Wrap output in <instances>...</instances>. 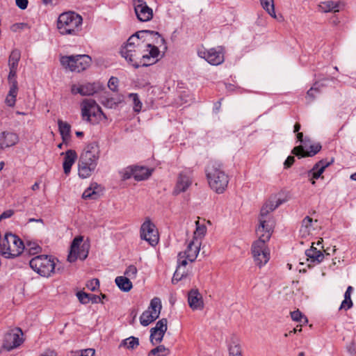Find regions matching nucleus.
<instances>
[{
  "mask_svg": "<svg viewBox=\"0 0 356 356\" xmlns=\"http://www.w3.org/2000/svg\"><path fill=\"white\" fill-rule=\"evenodd\" d=\"M343 6L340 2H334L332 1L323 3L321 6L324 12H339L341 6Z\"/></svg>",
  "mask_w": 356,
  "mask_h": 356,
  "instance_id": "28",
  "label": "nucleus"
},
{
  "mask_svg": "<svg viewBox=\"0 0 356 356\" xmlns=\"http://www.w3.org/2000/svg\"><path fill=\"white\" fill-rule=\"evenodd\" d=\"M259 225L257 229H256L257 235L259 237V239L257 241H262L263 243H266L268 241L272 234V225L270 224V222L267 220V219L259 217Z\"/></svg>",
  "mask_w": 356,
  "mask_h": 356,
  "instance_id": "18",
  "label": "nucleus"
},
{
  "mask_svg": "<svg viewBox=\"0 0 356 356\" xmlns=\"http://www.w3.org/2000/svg\"><path fill=\"white\" fill-rule=\"evenodd\" d=\"M9 85L10 90L8 95L16 97L18 92L17 83H15V82H13V83H9Z\"/></svg>",
  "mask_w": 356,
  "mask_h": 356,
  "instance_id": "53",
  "label": "nucleus"
},
{
  "mask_svg": "<svg viewBox=\"0 0 356 356\" xmlns=\"http://www.w3.org/2000/svg\"><path fill=\"white\" fill-rule=\"evenodd\" d=\"M206 175L210 187L217 193H222L227 187L228 176L221 169V163L211 161L206 168Z\"/></svg>",
  "mask_w": 356,
  "mask_h": 356,
  "instance_id": "3",
  "label": "nucleus"
},
{
  "mask_svg": "<svg viewBox=\"0 0 356 356\" xmlns=\"http://www.w3.org/2000/svg\"><path fill=\"white\" fill-rule=\"evenodd\" d=\"M156 45L167 49L165 40L159 32L142 30L129 38L120 54L134 68L147 67L158 60L160 51Z\"/></svg>",
  "mask_w": 356,
  "mask_h": 356,
  "instance_id": "1",
  "label": "nucleus"
},
{
  "mask_svg": "<svg viewBox=\"0 0 356 356\" xmlns=\"http://www.w3.org/2000/svg\"><path fill=\"white\" fill-rule=\"evenodd\" d=\"M71 92L73 95L80 94L81 95H82L81 85H72L71 88Z\"/></svg>",
  "mask_w": 356,
  "mask_h": 356,
  "instance_id": "61",
  "label": "nucleus"
},
{
  "mask_svg": "<svg viewBox=\"0 0 356 356\" xmlns=\"http://www.w3.org/2000/svg\"><path fill=\"white\" fill-rule=\"evenodd\" d=\"M102 188L96 183L92 184L82 194V197L85 200H96L100 196Z\"/></svg>",
  "mask_w": 356,
  "mask_h": 356,
  "instance_id": "24",
  "label": "nucleus"
},
{
  "mask_svg": "<svg viewBox=\"0 0 356 356\" xmlns=\"http://www.w3.org/2000/svg\"><path fill=\"white\" fill-rule=\"evenodd\" d=\"M201 241L199 240H192L188 245L186 250L184 252H181L178 254L177 257L186 259L187 261L193 262L200 252Z\"/></svg>",
  "mask_w": 356,
  "mask_h": 356,
  "instance_id": "16",
  "label": "nucleus"
},
{
  "mask_svg": "<svg viewBox=\"0 0 356 356\" xmlns=\"http://www.w3.org/2000/svg\"><path fill=\"white\" fill-rule=\"evenodd\" d=\"M60 63L71 72H80L86 70L91 64V58L86 54L65 56L60 58Z\"/></svg>",
  "mask_w": 356,
  "mask_h": 356,
  "instance_id": "7",
  "label": "nucleus"
},
{
  "mask_svg": "<svg viewBox=\"0 0 356 356\" xmlns=\"http://www.w3.org/2000/svg\"><path fill=\"white\" fill-rule=\"evenodd\" d=\"M95 350L92 348H88L81 351L80 356H95Z\"/></svg>",
  "mask_w": 356,
  "mask_h": 356,
  "instance_id": "58",
  "label": "nucleus"
},
{
  "mask_svg": "<svg viewBox=\"0 0 356 356\" xmlns=\"http://www.w3.org/2000/svg\"><path fill=\"white\" fill-rule=\"evenodd\" d=\"M24 342L23 332L18 327H10L5 332L1 348L11 351L20 346Z\"/></svg>",
  "mask_w": 356,
  "mask_h": 356,
  "instance_id": "8",
  "label": "nucleus"
},
{
  "mask_svg": "<svg viewBox=\"0 0 356 356\" xmlns=\"http://www.w3.org/2000/svg\"><path fill=\"white\" fill-rule=\"evenodd\" d=\"M14 214V211L8 209L3 211L0 216V220L10 218Z\"/></svg>",
  "mask_w": 356,
  "mask_h": 356,
  "instance_id": "59",
  "label": "nucleus"
},
{
  "mask_svg": "<svg viewBox=\"0 0 356 356\" xmlns=\"http://www.w3.org/2000/svg\"><path fill=\"white\" fill-rule=\"evenodd\" d=\"M229 350V356H241V350L238 344L231 345Z\"/></svg>",
  "mask_w": 356,
  "mask_h": 356,
  "instance_id": "47",
  "label": "nucleus"
},
{
  "mask_svg": "<svg viewBox=\"0 0 356 356\" xmlns=\"http://www.w3.org/2000/svg\"><path fill=\"white\" fill-rule=\"evenodd\" d=\"M30 267L42 277H49L59 270L56 269L55 259L48 255H38L31 259Z\"/></svg>",
  "mask_w": 356,
  "mask_h": 356,
  "instance_id": "6",
  "label": "nucleus"
},
{
  "mask_svg": "<svg viewBox=\"0 0 356 356\" xmlns=\"http://www.w3.org/2000/svg\"><path fill=\"white\" fill-rule=\"evenodd\" d=\"M115 282L119 289L124 292H128L132 289V283L127 277L118 276L115 278Z\"/></svg>",
  "mask_w": 356,
  "mask_h": 356,
  "instance_id": "26",
  "label": "nucleus"
},
{
  "mask_svg": "<svg viewBox=\"0 0 356 356\" xmlns=\"http://www.w3.org/2000/svg\"><path fill=\"white\" fill-rule=\"evenodd\" d=\"M81 114L88 121H92L91 118H95L97 121L106 119L102 108L93 99H85L82 102Z\"/></svg>",
  "mask_w": 356,
  "mask_h": 356,
  "instance_id": "9",
  "label": "nucleus"
},
{
  "mask_svg": "<svg viewBox=\"0 0 356 356\" xmlns=\"http://www.w3.org/2000/svg\"><path fill=\"white\" fill-rule=\"evenodd\" d=\"M137 272L136 267L134 265H130L127 268L124 275L129 279H134L136 277Z\"/></svg>",
  "mask_w": 356,
  "mask_h": 356,
  "instance_id": "45",
  "label": "nucleus"
},
{
  "mask_svg": "<svg viewBox=\"0 0 356 356\" xmlns=\"http://www.w3.org/2000/svg\"><path fill=\"white\" fill-rule=\"evenodd\" d=\"M122 173V177L123 179H124V180L129 179L131 177H133L134 178L135 166L134 167H133V166L127 167V168H125L123 170V172Z\"/></svg>",
  "mask_w": 356,
  "mask_h": 356,
  "instance_id": "46",
  "label": "nucleus"
},
{
  "mask_svg": "<svg viewBox=\"0 0 356 356\" xmlns=\"http://www.w3.org/2000/svg\"><path fill=\"white\" fill-rule=\"evenodd\" d=\"M188 302L193 310H201L204 307L202 296L197 289H191L188 292Z\"/></svg>",
  "mask_w": 356,
  "mask_h": 356,
  "instance_id": "21",
  "label": "nucleus"
},
{
  "mask_svg": "<svg viewBox=\"0 0 356 356\" xmlns=\"http://www.w3.org/2000/svg\"><path fill=\"white\" fill-rule=\"evenodd\" d=\"M77 159V154L73 149L67 150L65 154V158L63 163L65 174L70 172L71 168Z\"/></svg>",
  "mask_w": 356,
  "mask_h": 356,
  "instance_id": "23",
  "label": "nucleus"
},
{
  "mask_svg": "<svg viewBox=\"0 0 356 356\" xmlns=\"http://www.w3.org/2000/svg\"><path fill=\"white\" fill-rule=\"evenodd\" d=\"M196 229L194 232L193 240H199L201 241V238L205 235L207 232V227L204 225L200 224L197 220L195 222Z\"/></svg>",
  "mask_w": 356,
  "mask_h": 356,
  "instance_id": "32",
  "label": "nucleus"
},
{
  "mask_svg": "<svg viewBox=\"0 0 356 356\" xmlns=\"http://www.w3.org/2000/svg\"><path fill=\"white\" fill-rule=\"evenodd\" d=\"M353 305V303L351 300V296L344 293V300L342 301L339 309H344L347 311L348 309H350Z\"/></svg>",
  "mask_w": 356,
  "mask_h": 356,
  "instance_id": "39",
  "label": "nucleus"
},
{
  "mask_svg": "<svg viewBox=\"0 0 356 356\" xmlns=\"http://www.w3.org/2000/svg\"><path fill=\"white\" fill-rule=\"evenodd\" d=\"M307 147L306 143H304V145H299L295 147L292 153L297 156L298 158H303L307 156H313L316 155L321 149V145L320 143H314L309 147V150H305V148Z\"/></svg>",
  "mask_w": 356,
  "mask_h": 356,
  "instance_id": "19",
  "label": "nucleus"
},
{
  "mask_svg": "<svg viewBox=\"0 0 356 356\" xmlns=\"http://www.w3.org/2000/svg\"><path fill=\"white\" fill-rule=\"evenodd\" d=\"M15 3L19 8L24 10L27 8L29 1L28 0H15Z\"/></svg>",
  "mask_w": 356,
  "mask_h": 356,
  "instance_id": "56",
  "label": "nucleus"
},
{
  "mask_svg": "<svg viewBox=\"0 0 356 356\" xmlns=\"http://www.w3.org/2000/svg\"><path fill=\"white\" fill-rule=\"evenodd\" d=\"M318 90L316 88H311L307 92V98L308 99L309 102H312L315 98V94L318 93Z\"/></svg>",
  "mask_w": 356,
  "mask_h": 356,
  "instance_id": "55",
  "label": "nucleus"
},
{
  "mask_svg": "<svg viewBox=\"0 0 356 356\" xmlns=\"http://www.w3.org/2000/svg\"><path fill=\"white\" fill-rule=\"evenodd\" d=\"M187 264L188 261L185 259H183L177 257V267L176 270L179 271V273L184 277H187L188 275V270L186 268Z\"/></svg>",
  "mask_w": 356,
  "mask_h": 356,
  "instance_id": "38",
  "label": "nucleus"
},
{
  "mask_svg": "<svg viewBox=\"0 0 356 356\" xmlns=\"http://www.w3.org/2000/svg\"><path fill=\"white\" fill-rule=\"evenodd\" d=\"M295 159L292 156H289L287 157L284 162V166L285 168H290L294 163Z\"/></svg>",
  "mask_w": 356,
  "mask_h": 356,
  "instance_id": "63",
  "label": "nucleus"
},
{
  "mask_svg": "<svg viewBox=\"0 0 356 356\" xmlns=\"http://www.w3.org/2000/svg\"><path fill=\"white\" fill-rule=\"evenodd\" d=\"M119 80L117 77L111 76L108 82V87L113 92L118 90Z\"/></svg>",
  "mask_w": 356,
  "mask_h": 356,
  "instance_id": "48",
  "label": "nucleus"
},
{
  "mask_svg": "<svg viewBox=\"0 0 356 356\" xmlns=\"http://www.w3.org/2000/svg\"><path fill=\"white\" fill-rule=\"evenodd\" d=\"M334 162V159L332 158L330 161H327L322 159L317 162L313 167V170H316L317 169H320L321 167H323V171L325 169L328 167L330 164Z\"/></svg>",
  "mask_w": 356,
  "mask_h": 356,
  "instance_id": "44",
  "label": "nucleus"
},
{
  "mask_svg": "<svg viewBox=\"0 0 356 356\" xmlns=\"http://www.w3.org/2000/svg\"><path fill=\"white\" fill-rule=\"evenodd\" d=\"M82 17L73 11L61 13L57 20V29L61 35H77L81 30Z\"/></svg>",
  "mask_w": 356,
  "mask_h": 356,
  "instance_id": "4",
  "label": "nucleus"
},
{
  "mask_svg": "<svg viewBox=\"0 0 356 356\" xmlns=\"http://www.w3.org/2000/svg\"><path fill=\"white\" fill-rule=\"evenodd\" d=\"M25 249L29 250V252L32 254L37 253L40 249V246L38 245L35 242L29 241L25 245Z\"/></svg>",
  "mask_w": 356,
  "mask_h": 356,
  "instance_id": "49",
  "label": "nucleus"
},
{
  "mask_svg": "<svg viewBox=\"0 0 356 356\" xmlns=\"http://www.w3.org/2000/svg\"><path fill=\"white\" fill-rule=\"evenodd\" d=\"M21 54L20 51L14 49L11 51L9 59H8V66L9 68H16L17 69L18 63L20 60Z\"/></svg>",
  "mask_w": 356,
  "mask_h": 356,
  "instance_id": "30",
  "label": "nucleus"
},
{
  "mask_svg": "<svg viewBox=\"0 0 356 356\" xmlns=\"http://www.w3.org/2000/svg\"><path fill=\"white\" fill-rule=\"evenodd\" d=\"M83 241V236H77L74 238L70 247V251L67 257V260L70 262H74L78 258L84 260L87 258L89 251V244L81 243Z\"/></svg>",
  "mask_w": 356,
  "mask_h": 356,
  "instance_id": "10",
  "label": "nucleus"
},
{
  "mask_svg": "<svg viewBox=\"0 0 356 356\" xmlns=\"http://www.w3.org/2000/svg\"><path fill=\"white\" fill-rule=\"evenodd\" d=\"M192 184L191 172L189 170L182 171L179 173L173 193L178 195L185 192Z\"/></svg>",
  "mask_w": 356,
  "mask_h": 356,
  "instance_id": "17",
  "label": "nucleus"
},
{
  "mask_svg": "<svg viewBox=\"0 0 356 356\" xmlns=\"http://www.w3.org/2000/svg\"><path fill=\"white\" fill-rule=\"evenodd\" d=\"M274 210H275V207L273 206V207L271 203L267 200L261 209L259 217L267 219L268 213Z\"/></svg>",
  "mask_w": 356,
  "mask_h": 356,
  "instance_id": "37",
  "label": "nucleus"
},
{
  "mask_svg": "<svg viewBox=\"0 0 356 356\" xmlns=\"http://www.w3.org/2000/svg\"><path fill=\"white\" fill-rule=\"evenodd\" d=\"M165 332H160V331H156L154 332V330H150V337L149 339L151 343L154 345L155 343H160L164 337Z\"/></svg>",
  "mask_w": 356,
  "mask_h": 356,
  "instance_id": "35",
  "label": "nucleus"
},
{
  "mask_svg": "<svg viewBox=\"0 0 356 356\" xmlns=\"http://www.w3.org/2000/svg\"><path fill=\"white\" fill-rule=\"evenodd\" d=\"M268 200L271 203L273 207H275V209L286 201V199L278 197L277 195L271 196Z\"/></svg>",
  "mask_w": 356,
  "mask_h": 356,
  "instance_id": "43",
  "label": "nucleus"
},
{
  "mask_svg": "<svg viewBox=\"0 0 356 356\" xmlns=\"http://www.w3.org/2000/svg\"><path fill=\"white\" fill-rule=\"evenodd\" d=\"M314 245V243H312L309 249L305 251V254L308 260H310L311 262L318 264L323 260L325 256L324 254L321 250H317Z\"/></svg>",
  "mask_w": 356,
  "mask_h": 356,
  "instance_id": "22",
  "label": "nucleus"
},
{
  "mask_svg": "<svg viewBox=\"0 0 356 356\" xmlns=\"http://www.w3.org/2000/svg\"><path fill=\"white\" fill-rule=\"evenodd\" d=\"M82 96H90L94 95L97 91L95 83H88L81 85Z\"/></svg>",
  "mask_w": 356,
  "mask_h": 356,
  "instance_id": "34",
  "label": "nucleus"
},
{
  "mask_svg": "<svg viewBox=\"0 0 356 356\" xmlns=\"http://www.w3.org/2000/svg\"><path fill=\"white\" fill-rule=\"evenodd\" d=\"M198 56L213 65H218L224 61V52L222 47L199 50Z\"/></svg>",
  "mask_w": 356,
  "mask_h": 356,
  "instance_id": "13",
  "label": "nucleus"
},
{
  "mask_svg": "<svg viewBox=\"0 0 356 356\" xmlns=\"http://www.w3.org/2000/svg\"><path fill=\"white\" fill-rule=\"evenodd\" d=\"M99 158V149L96 143L88 145L79 160V175L81 178L89 177L95 170Z\"/></svg>",
  "mask_w": 356,
  "mask_h": 356,
  "instance_id": "2",
  "label": "nucleus"
},
{
  "mask_svg": "<svg viewBox=\"0 0 356 356\" xmlns=\"http://www.w3.org/2000/svg\"><path fill=\"white\" fill-rule=\"evenodd\" d=\"M129 97L132 100L134 104V111L136 113H139L142 109L143 104L139 99L138 95L137 93H130L129 95Z\"/></svg>",
  "mask_w": 356,
  "mask_h": 356,
  "instance_id": "36",
  "label": "nucleus"
},
{
  "mask_svg": "<svg viewBox=\"0 0 356 356\" xmlns=\"http://www.w3.org/2000/svg\"><path fill=\"white\" fill-rule=\"evenodd\" d=\"M323 172V167H321L320 169H317L316 170H313V168L309 171V176L312 175L313 179H318L320 177L321 174Z\"/></svg>",
  "mask_w": 356,
  "mask_h": 356,
  "instance_id": "54",
  "label": "nucleus"
},
{
  "mask_svg": "<svg viewBox=\"0 0 356 356\" xmlns=\"http://www.w3.org/2000/svg\"><path fill=\"white\" fill-rule=\"evenodd\" d=\"M170 354V350L163 345H160L150 350L148 356H168Z\"/></svg>",
  "mask_w": 356,
  "mask_h": 356,
  "instance_id": "33",
  "label": "nucleus"
},
{
  "mask_svg": "<svg viewBox=\"0 0 356 356\" xmlns=\"http://www.w3.org/2000/svg\"><path fill=\"white\" fill-rule=\"evenodd\" d=\"M88 289L92 291H95L99 286V282L98 279H92L88 282L86 284Z\"/></svg>",
  "mask_w": 356,
  "mask_h": 356,
  "instance_id": "52",
  "label": "nucleus"
},
{
  "mask_svg": "<svg viewBox=\"0 0 356 356\" xmlns=\"http://www.w3.org/2000/svg\"><path fill=\"white\" fill-rule=\"evenodd\" d=\"M313 220L309 216H306L302 221V229L305 233L309 234L312 225Z\"/></svg>",
  "mask_w": 356,
  "mask_h": 356,
  "instance_id": "42",
  "label": "nucleus"
},
{
  "mask_svg": "<svg viewBox=\"0 0 356 356\" xmlns=\"http://www.w3.org/2000/svg\"><path fill=\"white\" fill-rule=\"evenodd\" d=\"M252 254L255 263L261 266L265 265L270 259V252L262 241H255L252 245Z\"/></svg>",
  "mask_w": 356,
  "mask_h": 356,
  "instance_id": "14",
  "label": "nucleus"
},
{
  "mask_svg": "<svg viewBox=\"0 0 356 356\" xmlns=\"http://www.w3.org/2000/svg\"><path fill=\"white\" fill-rule=\"evenodd\" d=\"M18 134L11 131H3L0 136V148L3 149L13 147L18 143Z\"/></svg>",
  "mask_w": 356,
  "mask_h": 356,
  "instance_id": "20",
  "label": "nucleus"
},
{
  "mask_svg": "<svg viewBox=\"0 0 356 356\" xmlns=\"http://www.w3.org/2000/svg\"><path fill=\"white\" fill-rule=\"evenodd\" d=\"M291 316L294 321L303 323L305 324L308 321L307 317L303 316L298 309L291 312Z\"/></svg>",
  "mask_w": 356,
  "mask_h": 356,
  "instance_id": "40",
  "label": "nucleus"
},
{
  "mask_svg": "<svg viewBox=\"0 0 356 356\" xmlns=\"http://www.w3.org/2000/svg\"><path fill=\"white\" fill-rule=\"evenodd\" d=\"M16 102V97L10 96L9 95H7L6 98V103L9 106H14Z\"/></svg>",
  "mask_w": 356,
  "mask_h": 356,
  "instance_id": "60",
  "label": "nucleus"
},
{
  "mask_svg": "<svg viewBox=\"0 0 356 356\" xmlns=\"http://www.w3.org/2000/svg\"><path fill=\"white\" fill-rule=\"evenodd\" d=\"M39 356H57V353L54 350H47Z\"/></svg>",
  "mask_w": 356,
  "mask_h": 356,
  "instance_id": "64",
  "label": "nucleus"
},
{
  "mask_svg": "<svg viewBox=\"0 0 356 356\" xmlns=\"http://www.w3.org/2000/svg\"><path fill=\"white\" fill-rule=\"evenodd\" d=\"M262 8L273 17L275 18V6L273 0H260Z\"/></svg>",
  "mask_w": 356,
  "mask_h": 356,
  "instance_id": "31",
  "label": "nucleus"
},
{
  "mask_svg": "<svg viewBox=\"0 0 356 356\" xmlns=\"http://www.w3.org/2000/svg\"><path fill=\"white\" fill-rule=\"evenodd\" d=\"M103 104L106 107L112 108L113 106H116V102H115L113 99H107L103 102Z\"/></svg>",
  "mask_w": 356,
  "mask_h": 356,
  "instance_id": "62",
  "label": "nucleus"
},
{
  "mask_svg": "<svg viewBox=\"0 0 356 356\" xmlns=\"http://www.w3.org/2000/svg\"><path fill=\"white\" fill-rule=\"evenodd\" d=\"M25 249L23 241L16 235L6 233L2 239L0 250L6 258L19 256Z\"/></svg>",
  "mask_w": 356,
  "mask_h": 356,
  "instance_id": "5",
  "label": "nucleus"
},
{
  "mask_svg": "<svg viewBox=\"0 0 356 356\" xmlns=\"http://www.w3.org/2000/svg\"><path fill=\"white\" fill-rule=\"evenodd\" d=\"M161 307V300L159 298H154L151 300L147 309L141 314L140 317V324L143 326H147L156 320L160 315Z\"/></svg>",
  "mask_w": 356,
  "mask_h": 356,
  "instance_id": "11",
  "label": "nucleus"
},
{
  "mask_svg": "<svg viewBox=\"0 0 356 356\" xmlns=\"http://www.w3.org/2000/svg\"><path fill=\"white\" fill-rule=\"evenodd\" d=\"M140 238L155 246L159 242V232L155 225L147 218L140 227Z\"/></svg>",
  "mask_w": 356,
  "mask_h": 356,
  "instance_id": "12",
  "label": "nucleus"
},
{
  "mask_svg": "<svg viewBox=\"0 0 356 356\" xmlns=\"http://www.w3.org/2000/svg\"><path fill=\"white\" fill-rule=\"evenodd\" d=\"M139 346V339L135 337H129L122 341L120 346L126 347L128 349L134 350Z\"/></svg>",
  "mask_w": 356,
  "mask_h": 356,
  "instance_id": "29",
  "label": "nucleus"
},
{
  "mask_svg": "<svg viewBox=\"0 0 356 356\" xmlns=\"http://www.w3.org/2000/svg\"><path fill=\"white\" fill-rule=\"evenodd\" d=\"M76 296L82 304H88L90 302V293L79 291L76 293Z\"/></svg>",
  "mask_w": 356,
  "mask_h": 356,
  "instance_id": "50",
  "label": "nucleus"
},
{
  "mask_svg": "<svg viewBox=\"0 0 356 356\" xmlns=\"http://www.w3.org/2000/svg\"><path fill=\"white\" fill-rule=\"evenodd\" d=\"M136 15L141 22H148L153 17V11L143 0H133Z\"/></svg>",
  "mask_w": 356,
  "mask_h": 356,
  "instance_id": "15",
  "label": "nucleus"
},
{
  "mask_svg": "<svg viewBox=\"0 0 356 356\" xmlns=\"http://www.w3.org/2000/svg\"><path fill=\"white\" fill-rule=\"evenodd\" d=\"M152 171L145 167L135 166L134 179L136 181L147 179L151 175Z\"/></svg>",
  "mask_w": 356,
  "mask_h": 356,
  "instance_id": "27",
  "label": "nucleus"
},
{
  "mask_svg": "<svg viewBox=\"0 0 356 356\" xmlns=\"http://www.w3.org/2000/svg\"><path fill=\"white\" fill-rule=\"evenodd\" d=\"M167 323H168L167 319L163 318L159 320V321H157L155 327H152V330H154V332L160 331V332H165L168 329Z\"/></svg>",
  "mask_w": 356,
  "mask_h": 356,
  "instance_id": "41",
  "label": "nucleus"
},
{
  "mask_svg": "<svg viewBox=\"0 0 356 356\" xmlns=\"http://www.w3.org/2000/svg\"><path fill=\"white\" fill-rule=\"evenodd\" d=\"M184 277H185L183 275H181V273H179V271L175 270V272L173 275L172 279V284H176Z\"/></svg>",
  "mask_w": 356,
  "mask_h": 356,
  "instance_id": "57",
  "label": "nucleus"
},
{
  "mask_svg": "<svg viewBox=\"0 0 356 356\" xmlns=\"http://www.w3.org/2000/svg\"><path fill=\"white\" fill-rule=\"evenodd\" d=\"M58 126L63 141L66 143L70 138L71 126L62 120H58Z\"/></svg>",
  "mask_w": 356,
  "mask_h": 356,
  "instance_id": "25",
  "label": "nucleus"
},
{
  "mask_svg": "<svg viewBox=\"0 0 356 356\" xmlns=\"http://www.w3.org/2000/svg\"><path fill=\"white\" fill-rule=\"evenodd\" d=\"M9 69H10V72H9V74L8 76V83H13V82H15V83H17V81L16 79L17 69H16V68H9Z\"/></svg>",
  "mask_w": 356,
  "mask_h": 356,
  "instance_id": "51",
  "label": "nucleus"
}]
</instances>
